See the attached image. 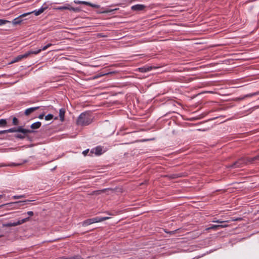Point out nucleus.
<instances>
[{"label": "nucleus", "mask_w": 259, "mask_h": 259, "mask_svg": "<svg viewBox=\"0 0 259 259\" xmlns=\"http://www.w3.org/2000/svg\"><path fill=\"white\" fill-rule=\"evenodd\" d=\"M92 122V116L89 112L82 113L76 120L78 125L84 126L90 124Z\"/></svg>", "instance_id": "nucleus-1"}, {"label": "nucleus", "mask_w": 259, "mask_h": 259, "mask_svg": "<svg viewBox=\"0 0 259 259\" xmlns=\"http://www.w3.org/2000/svg\"><path fill=\"white\" fill-rule=\"evenodd\" d=\"M39 51H40V50H35L34 51L30 50V51L26 52L23 55H18V56H16V57H15L13 59V60L11 61V63H14L20 61L23 59L27 58L28 56H29L30 55H32V54L36 55V54H38V52Z\"/></svg>", "instance_id": "nucleus-2"}, {"label": "nucleus", "mask_w": 259, "mask_h": 259, "mask_svg": "<svg viewBox=\"0 0 259 259\" xmlns=\"http://www.w3.org/2000/svg\"><path fill=\"white\" fill-rule=\"evenodd\" d=\"M109 218L108 217H97L94 218L92 219H89L85 221H84L82 222V226H87L88 225H90L91 224L95 223H98L104 221H105L107 220Z\"/></svg>", "instance_id": "nucleus-3"}, {"label": "nucleus", "mask_w": 259, "mask_h": 259, "mask_svg": "<svg viewBox=\"0 0 259 259\" xmlns=\"http://www.w3.org/2000/svg\"><path fill=\"white\" fill-rule=\"evenodd\" d=\"M245 165H246V164L245 161L244 157H241L232 164L228 165L227 166L228 168H241Z\"/></svg>", "instance_id": "nucleus-4"}, {"label": "nucleus", "mask_w": 259, "mask_h": 259, "mask_svg": "<svg viewBox=\"0 0 259 259\" xmlns=\"http://www.w3.org/2000/svg\"><path fill=\"white\" fill-rule=\"evenodd\" d=\"M30 220L29 217H27L26 218H24L23 219H22L21 220H18L17 222H9L6 224H4L3 225L4 227H15L18 225H21L25 222H27Z\"/></svg>", "instance_id": "nucleus-5"}, {"label": "nucleus", "mask_w": 259, "mask_h": 259, "mask_svg": "<svg viewBox=\"0 0 259 259\" xmlns=\"http://www.w3.org/2000/svg\"><path fill=\"white\" fill-rule=\"evenodd\" d=\"M32 201V200H25L23 201H18L14 202L8 203L6 204L1 205L0 208H2L5 205H9L10 206H13L14 205H16V204H17L18 205V206L20 207V206H24L25 205L29 204L30 202Z\"/></svg>", "instance_id": "nucleus-6"}, {"label": "nucleus", "mask_w": 259, "mask_h": 259, "mask_svg": "<svg viewBox=\"0 0 259 259\" xmlns=\"http://www.w3.org/2000/svg\"><path fill=\"white\" fill-rule=\"evenodd\" d=\"M147 6L143 4L135 5L131 7V10L134 12H145Z\"/></svg>", "instance_id": "nucleus-7"}, {"label": "nucleus", "mask_w": 259, "mask_h": 259, "mask_svg": "<svg viewBox=\"0 0 259 259\" xmlns=\"http://www.w3.org/2000/svg\"><path fill=\"white\" fill-rule=\"evenodd\" d=\"M31 14V13H26L20 15L18 17L14 19L13 21V24L14 25H18L21 23L23 21L21 18L24 17L27 15Z\"/></svg>", "instance_id": "nucleus-8"}, {"label": "nucleus", "mask_w": 259, "mask_h": 259, "mask_svg": "<svg viewBox=\"0 0 259 259\" xmlns=\"http://www.w3.org/2000/svg\"><path fill=\"white\" fill-rule=\"evenodd\" d=\"M48 8V6L47 5L46 3H45L43 6L38 10H34L32 12H30L31 14L34 13L35 16H38L41 13H42L46 10Z\"/></svg>", "instance_id": "nucleus-9"}, {"label": "nucleus", "mask_w": 259, "mask_h": 259, "mask_svg": "<svg viewBox=\"0 0 259 259\" xmlns=\"http://www.w3.org/2000/svg\"><path fill=\"white\" fill-rule=\"evenodd\" d=\"M16 132L21 133L24 135H26L28 133H32L35 132L34 131L31 130L25 129L22 127L21 126H19L18 127H16Z\"/></svg>", "instance_id": "nucleus-10"}, {"label": "nucleus", "mask_w": 259, "mask_h": 259, "mask_svg": "<svg viewBox=\"0 0 259 259\" xmlns=\"http://www.w3.org/2000/svg\"><path fill=\"white\" fill-rule=\"evenodd\" d=\"M39 106H36V107H30L29 108L26 109L24 112V114L26 116L29 115L31 113L33 112L34 111L37 110L39 108Z\"/></svg>", "instance_id": "nucleus-11"}, {"label": "nucleus", "mask_w": 259, "mask_h": 259, "mask_svg": "<svg viewBox=\"0 0 259 259\" xmlns=\"http://www.w3.org/2000/svg\"><path fill=\"white\" fill-rule=\"evenodd\" d=\"M108 190L113 191V189L112 188H106L102 190H96L93 191L92 193H91V195H98L102 194V193L106 192Z\"/></svg>", "instance_id": "nucleus-12"}, {"label": "nucleus", "mask_w": 259, "mask_h": 259, "mask_svg": "<svg viewBox=\"0 0 259 259\" xmlns=\"http://www.w3.org/2000/svg\"><path fill=\"white\" fill-rule=\"evenodd\" d=\"M164 177L168 178L169 179H175L183 177V175L182 174H174L171 175H165Z\"/></svg>", "instance_id": "nucleus-13"}, {"label": "nucleus", "mask_w": 259, "mask_h": 259, "mask_svg": "<svg viewBox=\"0 0 259 259\" xmlns=\"http://www.w3.org/2000/svg\"><path fill=\"white\" fill-rule=\"evenodd\" d=\"M244 159H245V161L246 165L249 164L256 163L255 159H254V157H245V156H244Z\"/></svg>", "instance_id": "nucleus-14"}, {"label": "nucleus", "mask_w": 259, "mask_h": 259, "mask_svg": "<svg viewBox=\"0 0 259 259\" xmlns=\"http://www.w3.org/2000/svg\"><path fill=\"white\" fill-rule=\"evenodd\" d=\"M65 109L64 108H61L59 110V117H60V120L61 121H64V117H65Z\"/></svg>", "instance_id": "nucleus-15"}, {"label": "nucleus", "mask_w": 259, "mask_h": 259, "mask_svg": "<svg viewBox=\"0 0 259 259\" xmlns=\"http://www.w3.org/2000/svg\"><path fill=\"white\" fill-rule=\"evenodd\" d=\"M70 9V5L68 4H66L65 6H60L56 8H54V9L56 10H69Z\"/></svg>", "instance_id": "nucleus-16"}, {"label": "nucleus", "mask_w": 259, "mask_h": 259, "mask_svg": "<svg viewBox=\"0 0 259 259\" xmlns=\"http://www.w3.org/2000/svg\"><path fill=\"white\" fill-rule=\"evenodd\" d=\"M95 154L96 155H100L102 154L103 153L102 146H97L95 148Z\"/></svg>", "instance_id": "nucleus-17"}, {"label": "nucleus", "mask_w": 259, "mask_h": 259, "mask_svg": "<svg viewBox=\"0 0 259 259\" xmlns=\"http://www.w3.org/2000/svg\"><path fill=\"white\" fill-rule=\"evenodd\" d=\"M41 123L40 122L37 121L36 122L32 123L30 127L33 130L38 129L41 126Z\"/></svg>", "instance_id": "nucleus-18"}, {"label": "nucleus", "mask_w": 259, "mask_h": 259, "mask_svg": "<svg viewBox=\"0 0 259 259\" xmlns=\"http://www.w3.org/2000/svg\"><path fill=\"white\" fill-rule=\"evenodd\" d=\"M152 69V67H146L144 66L143 67H141L139 68V71L141 72H146L149 71Z\"/></svg>", "instance_id": "nucleus-19"}, {"label": "nucleus", "mask_w": 259, "mask_h": 259, "mask_svg": "<svg viewBox=\"0 0 259 259\" xmlns=\"http://www.w3.org/2000/svg\"><path fill=\"white\" fill-rule=\"evenodd\" d=\"M258 95H259V91L258 92H255L253 93L247 94V95H245L243 98H242L241 99H244L246 98L251 97L252 96Z\"/></svg>", "instance_id": "nucleus-20"}, {"label": "nucleus", "mask_w": 259, "mask_h": 259, "mask_svg": "<svg viewBox=\"0 0 259 259\" xmlns=\"http://www.w3.org/2000/svg\"><path fill=\"white\" fill-rule=\"evenodd\" d=\"M26 137H27L26 135L21 134H16L15 137L17 139H24Z\"/></svg>", "instance_id": "nucleus-21"}, {"label": "nucleus", "mask_w": 259, "mask_h": 259, "mask_svg": "<svg viewBox=\"0 0 259 259\" xmlns=\"http://www.w3.org/2000/svg\"><path fill=\"white\" fill-rule=\"evenodd\" d=\"M7 124V122L5 119H0V126H5Z\"/></svg>", "instance_id": "nucleus-22"}, {"label": "nucleus", "mask_w": 259, "mask_h": 259, "mask_svg": "<svg viewBox=\"0 0 259 259\" xmlns=\"http://www.w3.org/2000/svg\"><path fill=\"white\" fill-rule=\"evenodd\" d=\"M74 3L76 4H83V5H87V4H88V2L80 1H78V0L74 1Z\"/></svg>", "instance_id": "nucleus-23"}, {"label": "nucleus", "mask_w": 259, "mask_h": 259, "mask_svg": "<svg viewBox=\"0 0 259 259\" xmlns=\"http://www.w3.org/2000/svg\"><path fill=\"white\" fill-rule=\"evenodd\" d=\"M51 46H52V44H48L47 45L44 46L41 49H38V50H40V51L38 52V53H39L42 50L44 51L47 50L49 47H51Z\"/></svg>", "instance_id": "nucleus-24"}, {"label": "nucleus", "mask_w": 259, "mask_h": 259, "mask_svg": "<svg viewBox=\"0 0 259 259\" xmlns=\"http://www.w3.org/2000/svg\"><path fill=\"white\" fill-rule=\"evenodd\" d=\"M88 4H87V6H91L92 8H97V9L99 8V6L98 5L92 4L90 2H88Z\"/></svg>", "instance_id": "nucleus-25"}, {"label": "nucleus", "mask_w": 259, "mask_h": 259, "mask_svg": "<svg viewBox=\"0 0 259 259\" xmlns=\"http://www.w3.org/2000/svg\"><path fill=\"white\" fill-rule=\"evenodd\" d=\"M53 115L52 114H49L45 116V120H50L53 118Z\"/></svg>", "instance_id": "nucleus-26"}, {"label": "nucleus", "mask_w": 259, "mask_h": 259, "mask_svg": "<svg viewBox=\"0 0 259 259\" xmlns=\"http://www.w3.org/2000/svg\"><path fill=\"white\" fill-rule=\"evenodd\" d=\"M69 259H84L82 258L81 255L77 254L76 255H74L73 256H71L69 257Z\"/></svg>", "instance_id": "nucleus-27"}, {"label": "nucleus", "mask_w": 259, "mask_h": 259, "mask_svg": "<svg viewBox=\"0 0 259 259\" xmlns=\"http://www.w3.org/2000/svg\"><path fill=\"white\" fill-rule=\"evenodd\" d=\"M69 10L70 11H73L74 12H79L80 11V8H78V7H76V8H73V7H72L70 6V9H69Z\"/></svg>", "instance_id": "nucleus-28"}, {"label": "nucleus", "mask_w": 259, "mask_h": 259, "mask_svg": "<svg viewBox=\"0 0 259 259\" xmlns=\"http://www.w3.org/2000/svg\"><path fill=\"white\" fill-rule=\"evenodd\" d=\"M219 228H220V225H213L211 227H209L208 229L217 230Z\"/></svg>", "instance_id": "nucleus-29"}, {"label": "nucleus", "mask_w": 259, "mask_h": 259, "mask_svg": "<svg viewBox=\"0 0 259 259\" xmlns=\"http://www.w3.org/2000/svg\"><path fill=\"white\" fill-rule=\"evenodd\" d=\"M10 22H11L8 20L0 19V25H4V24H6V23H10Z\"/></svg>", "instance_id": "nucleus-30"}, {"label": "nucleus", "mask_w": 259, "mask_h": 259, "mask_svg": "<svg viewBox=\"0 0 259 259\" xmlns=\"http://www.w3.org/2000/svg\"><path fill=\"white\" fill-rule=\"evenodd\" d=\"M112 73V72H108V73H104V74H98V75H96L94 76L93 78L94 79H96V78H98L99 77L105 75H107V74H111Z\"/></svg>", "instance_id": "nucleus-31"}, {"label": "nucleus", "mask_w": 259, "mask_h": 259, "mask_svg": "<svg viewBox=\"0 0 259 259\" xmlns=\"http://www.w3.org/2000/svg\"><path fill=\"white\" fill-rule=\"evenodd\" d=\"M13 124L14 125H17L19 124L18 119L15 117L13 118Z\"/></svg>", "instance_id": "nucleus-32"}, {"label": "nucleus", "mask_w": 259, "mask_h": 259, "mask_svg": "<svg viewBox=\"0 0 259 259\" xmlns=\"http://www.w3.org/2000/svg\"><path fill=\"white\" fill-rule=\"evenodd\" d=\"M25 197H26L25 195H15L13 197V198L14 199H17L25 198Z\"/></svg>", "instance_id": "nucleus-33"}, {"label": "nucleus", "mask_w": 259, "mask_h": 259, "mask_svg": "<svg viewBox=\"0 0 259 259\" xmlns=\"http://www.w3.org/2000/svg\"><path fill=\"white\" fill-rule=\"evenodd\" d=\"M7 133L16 132V127H13V128H9L8 130H7Z\"/></svg>", "instance_id": "nucleus-34"}, {"label": "nucleus", "mask_w": 259, "mask_h": 259, "mask_svg": "<svg viewBox=\"0 0 259 259\" xmlns=\"http://www.w3.org/2000/svg\"><path fill=\"white\" fill-rule=\"evenodd\" d=\"M243 219L241 218H234L232 219V221H242Z\"/></svg>", "instance_id": "nucleus-35"}, {"label": "nucleus", "mask_w": 259, "mask_h": 259, "mask_svg": "<svg viewBox=\"0 0 259 259\" xmlns=\"http://www.w3.org/2000/svg\"><path fill=\"white\" fill-rule=\"evenodd\" d=\"M117 10H118V8H116L113 10H106L104 11V12L105 13H110V12H112L114 11Z\"/></svg>", "instance_id": "nucleus-36"}, {"label": "nucleus", "mask_w": 259, "mask_h": 259, "mask_svg": "<svg viewBox=\"0 0 259 259\" xmlns=\"http://www.w3.org/2000/svg\"><path fill=\"white\" fill-rule=\"evenodd\" d=\"M213 222L218 223H224L226 222H229L228 221H221L219 220H216V221H213Z\"/></svg>", "instance_id": "nucleus-37"}, {"label": "nucleus", "mask_w": 259, "mask_h": 259, "mask_svg": "<svg viewBox=\"0 0 259 259\" xmlns=\"http://www.w3.org/2000/svg\"><path fill=\"white\" fill-rule=\"evenodd\" d=\"M89 152V149H87L82 152V154L84 156H86Z\"/></svg>", "instance_id": "nucleus-38"}, {"label": "nucleus", "mask_w": 259, "mask_h": 259, "mask_svg": "<svg viewBox=\"0 0 259 259\" xmlns=\"http://www.w3.org/2000/svg\"><path fill=\"white\" fill-rule=\"evenodd\" d=\"M27 214H28L29 216L32 217L34 213L32 211H29L27 212Z\"/></svg>", "instance_id": "nucleus-39"}, {"label": "nucleus", "mask_w": 259, "mask_h": 259, "mask_svg": "<svg viewBox=\"0 0 259 259\" xmlns=\"http://www.w3.org/2000/svg\"><path fill=\"white\" fill-rule=\"evenodd\" d=\"M254 159H255V162L259 161V154L256 156L254 157Z\"/></svg>", "instance_id": "nucleus-40"}, {"label": "nucleus", "mask_w": 259, "mask_h": 259, "mask_svg": "<svg viewBox=\"0 0 259 259\" xmlns=\"http://www.w3.org/2000/svg\"><path fill=\"white\" fill-rule=\"evenodd\" d=\"M95 148H93V149H92L90 151V153L89 155L92 156L93 153H95Z\"/></svg>", "instance_id": "nucleus-41"}, {"label": "nucleus", "mask_w": 259, "mask_h": 259, "mask_svg": "<svg viewBox=\"0 0 259 259\" xmlns=\"http://www.w3.org/2000/svg\"><path fill=\"white\" fill-rule=\"evenodd\" d=\"M6 133H7V130H3V131H0V135L3 134H6Z\"/></svg>", "instance_id": "nucleus-42"}, {"label": "nucleus", "mask_w": 259, "mask_h": 259, "mask_svg": "<svg viewBox=\"0 0 259 259\" xmlns=\"http://www.w3.org/2000/svg\"><path fill=\"white\" fill-rule=\"evenodd\" d=\"M44 116H45V114H40V115L38 116V118H39V119H42V118H44Z\"/></svg>", "instance_id": "nucleus-43"}, {"label": "nucleus", "mask_w": 259, "mask_h": 259, "mask_svg": "<svg viewBox=\"0 0 259 259\" xmlns=\"http://www.w3.org/2000/svg\"><path fill=\"white\" fill-rule=\"evenodd\" d=\"M228 226V225L224 224V225H220V228H225Z\"/></svg>", "instance_id": "nucleus-44"}, {"label": "nucleus", "mask_w": 259, "mask_h": 259, "mask_svg": "<svg viewBox=\"0 0 259 259\" xmlns=\"http://www.w3.org/2000/svg\"><path fill=\"white\" fill-rule=\"evenodd\" d=\"M61 259H69V257H67L66 256H62L60 258Z\"/></svg>", "instance_id": "nucleus-45"}, {"label": "nucleus", "mask_w": 259, "mask_h": 259, "mask_svg": "<svg viewBox=\"0 0 259 259\" xmlns=\"http://www.w3.org/2000/svg\"><path fill=\"white\" fill-rule=\"evenodd\" d=\"M3 197V195H0V199L2 198Z\"/></svg>", "instance_id": "nucleus-46"}, {"label": "nucleus", "mask_w": 259, "mask_h": 259, "mask_svg": "<svg viewBox=\"0 0 259 259\" xmlns=\"http://www.w3.org/2000/svg\"><path fill=\"white\" fill-rule=\"evenodd\" d=\"M3 236V235H0V238L2 237Z\"/></svg>", "instance_id": "nucleus-47"}, {"label": "nucleus", "mask_w": 259, "mask_h": 259, "mask_svg": "<svg viewBox=\"0 0 259 259\" xmlns=\"http://www.w3.org/2000/svg\"><path fill=\"white\" fill-rule=\"evenodd\" d=\"M116 5V6H120V4H117V5Z\"/></svg>", "instance_id": "nucleus-48"}]
</instances>
